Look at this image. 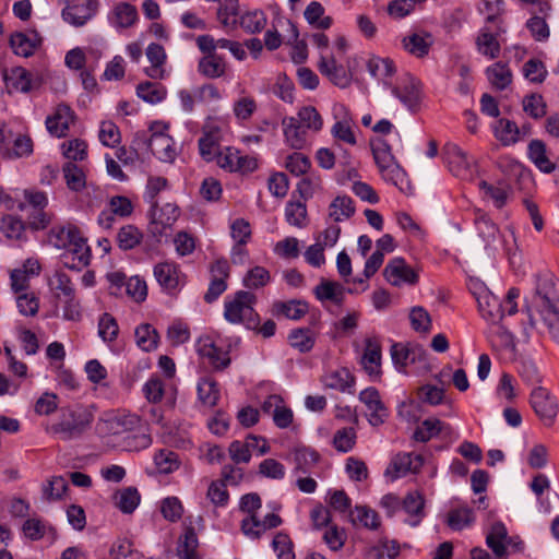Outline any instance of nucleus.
<instances>
[{"label":"nucleus","instance_id":"f257e3e1","mask_svg":"<svg viewBox=\"0 0 559 559\" xmlns=\"http://www.w3.org/2000/svg\"><path fill=\"white\" fill-rule=\"evenodd\" d=\"M525 311L531 326H536L535 312L540 318L543 332L559 343V281L555 275L545 273L537 276L534 295Z\"/></svg>","mask_w":559,"mask_h":559},{"label":"nucleus","instance_id":"f03ea898","mask_svg":"<svg viewBox=\"0 0 559 559\" xmlns=\"http://www.w3.org/2000/svg\"><path fill=\"white\" fill-rule=\"evenodd\" d=\"M95 429L102 437L124 435L122 445L127 451H141L152 444L151 433L136 414L106 413L97 420Z\"/></svg>","mask_w":559,"mask_h":559},{"label":"nucleus","instance_id":"7ed1b4c3","mask_svg":"<svg viewBox=\"0 0 559 559\" xmlns=\"http://www.w3.org/2000/svg\"><path fill=\"white\" fill-rule=\"evenodd\" d=\"M92 423L93 414L87 407L70 406L60 411L58 421L48 428V432L68 441L82 436Z\"/></svg>","mask_w":559,"mask_h":559},{"label":"nucleus","instance_id":"20e7f679","mask_svg":"<svg viewBox=\"0 0 559 559\" xmlns=\"http://www.w3.org/2000/svg\"><path fill=\"white\" fill-rule=\"evenodd\" d=\"M257 297L246 290L227 296L224 301V318L231 324H242L247 329L259 325V314L254 310Z\"/></svg>","mask_w":559,"mask_h":559},{"label":"nucleus","instance_id":"39448f33","mask_svg":"<svg viewBox=\"0 0 559 559\" xmlns=\"http://www.w3.org/2000/svg\"><path fill=\"white\" fill-rule=\"evenodd\" d=\"M98 9L99 0H73L62 9L61 17L74 27H83L95 17Z\"/></svg>","mask_w":559,"mask_h":559},{"label":"nucleus","instance_id":"423d86ee","mask_svg":"<svg viewBox=\"0 0 559 559\" xmlns=\"http://www.w3.org/2000/svg\"><path fill=\"white\" fill-rule=\"evenodd\" d=\"M214 159L221 168L230 173L248 174L258 168L255 157L241 155L239 150L231 146L222 148Z\"/></svg>","mask_w":559,"mask_h":559},{"label":"nucleus","instance_id":"0eeeda50","mask_svg":"<svg viewBox=\"0 0 559 559\" xmlns=\"http://www.w3.org/2000/svg\"><path fill=\"white\" fill-rule=\"evenodd\" d=\"M8 87L21 92L29 93L37 90L44 83V73L38 70H27L22 67L11 69L10 73L4 75Z\"/></svg>","mask_w":559,"mask_h":559},{"label":"nucleus","instance_id":"6e6552de","mask_svg":"<svg viewBox=\"0 0 559 559\" xmlns=\"http://www.w3.org/2000/svg\"><path fill=\"white\" fill-rule=\"evenodd\" d=\"M424 464V457L416 453H399L384 471V476L391 481L396 480L407 474H417Z\"/></svg>","mask_w":559,"mask_h":559},{"label":"nucleus","instance_id":"1a4fd4ad","mask_svg":"<svg viewBox=\"0 0 559 559\" xmlns=\"http://www.w3.org/2000/svg\"><path fill=\"white\" fill-rule=\"evenodd\" d=\"M530 404L538 418L550 426L558 413L556 399L543 386H536L531 392Z\"/></svg>","mask_w":559,"mask_h":559},{"label":"nucleus","instance_id":"9d476101","mask_svg":"<svg viewBox=\"0 0 559 559\" xmlns=\"http://www.w3.org/2000/svg\"><path fill=\"white\" fill-rule=\"evenodd\" d=\"M334 124L331 128L332 136L340 142L348 145H356L357 140L354 132L353 117L344 105L337 104L333 107Z\"/></svg>","mask_w":559,"mask_h":559},{"label":"nucleus","instance_id":"9b49d317","mask_svg":"<svg viewBox=\"0 0 559 559\" xmlns=\"http://www.w3.org/2000/svg\"><path fill=\"white\" fill-rule=\"evenodd\" d=\"M153 274L159 286L168 293L180 289L186 283L185 274L175 262L157 263L153 269Z\"/></svg>","mask_w":559,"mask_h":559},{"label":"nucleus","instance_id":"f8f14e48","mask_svg":"<svg viewBox=\"0 0 559 559\" xmlns=\"http://www.w3.org/2000/svg\"><path fill=\"white\" fill-rule=\"evenodd\" d=\"M382 362L381 344L378 337L369 336L365 340V346L359 364L364 371L372 379L380 378Z\"/></svg>","mask_w":559,"mask_h":559},{"label":"nucleus","instance_id":"ddd939ff","mask_svg":"<svg viewBox=\"0 0 559 559\" xmlns=\"http://www.w3.org/2000/svg\"><path fill=\"white\" fill-rule=\"evenodd\" d=\"M148 146L152 153L164 163H171L177 156V148L173 138L162 130L159 124L152 128Z\"/></svg>","mask_w":559,"mask_h":559},{"label":"nucleus","instance_id":"4468645a","mask_svg":"<svg viewBox=\"0 0 559 559\" xmlns=\"http://www.w3.org/2000/svg\"><path fill=\"white\" fill-rule=\"evenodd\" d=\"M282 519L275 513H267L262 519L258 515L245 516L240 523L243 535L251 539L260 538L266 531L281 525Z\"/></svg>","mask_w":559,"mask_h":559},{"label":"nucleus","instance_id":"2eb2a0df","mask_svg":"<svg viewBox=\"0 0 559 559\" xmlns=\"http://www.w3.org/2000/svg\"><path fill=\"white\" fill-rule=\"evenodd\" d=\"M212 280L204 300L209 304L216 300L226 289V280L229 277V264L226 259H217L210 267Z\"/></svg>","mask_w":559,"mask_h":559},{"label":"nucleus","instance_id":"dca6fc26","mask_svg":"<svg viewBox=\"0 0 559 559\" xmlns=\"http://www.w3.org/2000/svg\"><path fill=\"white\" fill-rule=\"evenodd\" d=\"M107 21L111 27L121 32L132 27L139 21L136 8L129 2H117L107 14Z\"/></svg>","mask_w":559,"mask_h":559},{"label":"nucleus","instance_id":"f3484780","mask_svg":"<svg viewBox=\"0 0 559 559\" xmlns=\"http://www.w3.org/2000/svg\"><path fill=\"white\" fill-rule=\"evenodd\" d=\"M180 215L179 207L174 203H166L158 206L151 205V230L153 234L162 235L166 228L171 227Z\"/></svg>","mask_w":559,"mask_h":559},{"label":"nucleus","instance_id":"a211bd4d","mask_svg":"<svg viewBox=\"0 0 559 559\" xmlns=\"http://www.w3.org/2000/svg\"><path fill=\"white\" fill-rule=\"evenodd\" d=\"M383 275L393 286L417 283V273L402 258L392 259L384 267Z\"/></svg>","mask_w":559,"mask_h":559},{"label":"nucleus","instance_id":"6ab92c4d","mask_svg":"<svg viewBox=\"0 0 559 559\" xmlns=\"http://www.w3.org/2000/svg\"><path fill=\"white\" fill-rule=\"evenodd\" d=\"M359 401L368 409V421L377 427L384 423L388 417V409L381 401L380 394L376 388H367L359 393Z\"/></svg>","mask_w":559,"mask_h":559},{"label":"nucleus","instance_id":"aec40b11","mask_svg":"<svg viewBox=\"0 0 559 559\" xmlns=\"http://www.w3.org/2000/svg\"><path fill=\"white\" fill-rule=\"evenodd\" d=\"M262 441V445L259 448V454L263 455L270 451V447L265 438L250 435L247 437L246 442L238 440L233 441L228 447V453L234 463H249L251 460L250 449L255 447V443Z\"/></svg>","mask_w":559,"mask_h":559},{"label":"nucleus","instance_id":"412c9836","mask_svg":"<svg viewBox=\"0 0 559 559\" xmlns=\"http://www.w3.org/2000/svg\"><path fill=\"white\" fill-rule=\"evenodd\" d=\"M197 352L202 358L207 359L209 364L216 370H223L230 364L228 352L217 347L209 336L199 338Z\"/></svg>","mask_w":559,"mask_h":559},{"label":"nucleus","instance_id":"4be33fe9","mask_svg":"<svg viewBox=\"0 0 559 559\" xmlns=\"http://www.w3.org/2000/svg\"><path fill=\"white\" fill-rule=\"evenodd\" d=\"M74 122L72 109L66 105H58L53 112L46 118V128L48 132L57 138L66 136L70 126Z\"/></svg>","mask_w":559,"mask_h":559},{"label":"nucleus","instance_id":"5701e85b","mask_svg":"<svg viewBox=\"0 0 559 559\" xmlns=\"http://www.w3.org/2000/svg\"><path fill=\"white\" fill-rule=\"evenodd\" d=\"M392 94L399 98L405 107L414 109L420 102V84L415 78L407 74L396 86L392 87Z\"/></svg>","mask_w":559,"mask_h":559},{"label":"nucleus","instance_id":"b1692460","mask_svg":"<svg viewBox=\"0 0 559 559\" xmlns=\"http://www.w3.org/2000/svg\"><path fill=\"white\" fill-rule=\"evenodd\" d=\"M321 381L325 389L349 394L354 392L355 377L346 367H340L326 371L322 376Z\"/></svg>","mask_w":559,"mask_h":559},{"label":"nucleus","instance_id":"393cba45","mask_svg":"<svg viewBox=\"0 0 559 559\" xmlns=\"http://www.w3.org/2000/svg\"><path fill=\"white\" fill-rule=\"evenodd\" d=\"M91 260V250L86 240L78 238V241L64 250L61 255V263L70 270H82L87 266Z\"/></svg>","mask_w":559,"mask_h":559},{"label":"nucleus","instance_id":"a878e982","mask_svg":"<svg viewBox=\"0 0 559 559\" xmlns=\"http://www.w3.org/2000/svg\"><path fill=\"white\" fill-rule=\"evenodd\" d=\"M318 69L333 84L342 88L348 86L350 78L342 64H338L333 55L321 53Z\"/></svg>","mask_w":559,"mask_h":559},{"label":"nucleus","instance_id":"bb28decb","mask_svg":"<svg viewBox=\"0 0 559 559\" xmlns=\"http://www.w3.org/2000/svg\"><path fill=\"white\" fill-rule=\"evenodd\" d=\"M425 356V350L420 346H413L403 343H394L391 347V357L399 371H405V368Z\"/></svg>","mask_w":559,"mask_h":559},{"label":"nucleus","instance_id":"cd10ccee","mask_svg":"<svg viewBox=\"0 0 559 559\" xmlns=\"http://www.w3.org/2000/svg\"><path fill=\"white\" fill-rule=\"evenodd\" d=\"M41 45V37L36 32L15 33L11 35L10 46L20 57H31Z\"/></svg>","mask_w":559,"mask_h":559},{"label":"nucleus","instance_id":"c85d7f7f","mask_svg":"<svg viewBox=\"0 0 559 559\" xmlns=\"http://www.w3.org/2000/svg\"><path fill=\"white\" fill-rule=\"evenodd\" d=\"M439 435L452 437L454 430L450 425L437 418H427L415 430L414 439L420 442H427Z\"/></svg>","mask_w":559,"mask_h":559},{"label":"nucleus","instance_id":"c756f323","mask_svg":"<svg viewBox=\"0 0 559 559\" xmlns=\"http://www.w3.org/2000/svg\"><path fill=\"white\" fill-rule=\"evenodd\" d=\"M447 160L450 170L461 178L471 176L472 165L474 159L468 157L467 154L457 145H450L447 148Z\"/></svg>","mask_w":559,"mask_h":559},{"label":"nucleus","instance_id":"7c9ffc66","mask_svg":"<svg viewBox=\"0 0 559 559\" xmlns=\"http://www.w3.org/2000/svg\"><path fill=\"white\" fill-rule=\"evenodd\" d=\"M498 33L499 32H497V29L493 32L490 26L485 25L479 29L476 37V48L478 53L489 60L498 58L501 51L500 44L497 39Z\"/></svg>","mask_w":559,"mask_h":559},{"label":"nucleus","instance_id":"2f4dec72","mask_svg":"<svg viewBox=\"0 0 559 559\" xmlns=\"http://www.w3.org/2000/svg\"><path fill=\"white\" fill-rule=\"evenodd\" d=\"M285 142L295 150H301L307 145L308 131L295 119V117H285L282 120Z\"/></svg>","mask_w":559,"mask_h":559},{"label":"nucleus","instance_id":"473e14b6","mask_svg":"<svg viewBox=\"0 0 559 559\" xmlns=\"http://www.w3.org/2000/svg\"><path fill=\"white\" fill-rule=\"evenodd\" d=\"M221 130L217 126L207 124L203 130V135L199 140V150L201 156L207 160H214L219 148Z\"/></svg>","mask_w":559,"mask_h":559},{"label":"nucleus","instance_id":"72a5a7b5","mask_svg":"<svg viewBox=\"0 0 559 559\" xmlns=\"http://www.w3.org/2000/svg\"><path fill=\"white\" fill-rule=\"evenodd\" d=\"M476 300L485 320L491 323H498L502 320L500 299L497 296L484 288L476 296Z\"/></svg>","mask_w":559,"mask_h":559},{"label":"nucleus","instance_id":"f704fd0d","mask_svg":"<svg viewBox=\"0 0 559 559\" xmlns=\"http://www.w3.org/2000/svg\"><path fill=\"white\" fill-rule=\"evenodd\" d=\"M78 238H82L79 228L74 225H58L50 229L48 240L58 249H68L73 246Z\"/></svg>","mask_w":559,"mask_h":559},{"label":"nucleus","instance_id":"c9c22d12","mask_svg":"<svg viewBox=\"0 0 559 559\" xmlns=\"http://www.w3.org/2000/svg\"><path fill=\"white\" fill-rule=\"evenodd\" d=\"M486 544L497 557L501 558L506 555L508 545H511V537L508 536L507 527L502 522L491 525L486 536Z\"/></svg>","mask_w":559,"mask_h":559},{"label":"nucleus","instance_id":"e433bc0d","mask_svg":"<svg viewBox=\"0 0 559 559\" xmlns=\"http://www.w3.org/2000/svg\"><path fill=\"white\" fill-rule=\"evenodd\" d=\"M527 155L530 160L545 174H550L556 169L555 163H552L547 155L546 144L542 140H532L527 146Z\"/></svg>","mask_w":559,"mask_h":559},{"label":"nucleus","instance_id":"4c0bfd02","mask_svg":"<svg viewBox=\"0 0 559 559\" xmlns=\"http://www.w3.org/2000/svg\"><path fill=\"white\" fill-rule=\"evenodd\" d=\"M403 510L409 515L407 523L417 526L425 518V499L419 491H411L403 499Z\"/></svg>","mask_w":559,"mask_h":559},{"label":"nucleus","instance_id":"58836bf2","mask_svg":"<svg viewBox=\"0 0 559 559\" xmlns=\"http://www.w3.org/2000/svg\"><path fill=\"white\" fill-rule=\"evenodd\" d=\"M345 287L337 282L322 280L314 288L316 297L321 301H331L341 305L345 298Z\"/></svg>","mask_w":559,"mask_h":559},{"label":"nucleus","instance_id":"ea45409f","mask_svg":"<svg viewBox=\"0 0 559 559\" xmlns=\"http://www.w3.org/2000/svg\"><path fill=\"white\" fill-rule=\"evenodd\" d=\"M26 201L37 211V214L34 216L33 221L29 222L32 228L34 229H44L49 224V216L41 212V210L47 205L48 200L44 192H25Z\"/></svg>","mask_w":559,"mask_h":559},{"label":"nucleus","instance_id":"a19ab883","mask_svg":"<svg viewBox=\"0 0 559 559\" xmlns=\"http://www.w3.org/2000/svg\"><path fill=\"white\" fill-rule=\"evenodd\" d=\"M146 57L151 66L145 68V73L155 80L163 79L165 76L163 64L166 60L164 48L158 44L152 43L146 48Z\"/></svg>","mask_w":559,"mask_h":559},{"label":"nucleus","instance_id":"79ce46f5","mask_svg":"<svg viewBox=\"0 0 559 559\" xmlns=\"http://www.w3.org/2000/svg\"><path fill=\"white\" fill-rule=\"evenodd\" d=\"M497 140L504 146L513 145L521 139V130L515 122L509 119H499L493 124Z\"/></svg>","mask_w":559,"mask_h":559},{"label":"nucleus","instance_id":"37998d69","mask_svg":"<svg viewBox=\"0 0 559 559\" xmlns=\"http://www.w3.org/2000/svg\"><path fill=\"white\" fill-rule=\"evenodd\" d=\"M198 71L205 78L217 79L225 74L226 62L217 55L203 56L198 63Z\"/></svg>","mask_w":559,"mask_h":559},{"label":"nucleus","instance_id":"c03bdc74","mask_svg":"<svg viewBox=\"0 0 559 559\" xmlns=\"http://www.w3.org/2000/svg\"><path fill=\"white\" fill-rule=\"evenodd\" d=\"M489 83L497 90L503 91L512 83V72L507 63L496 62L486 69Z\"/></svg>","mask_w":559,"mask_h":559},{"label":"nucleus","instance_id":"a18cd8bd","mask_svg":"<svg viewBox=\"0 0 559 559\" xmlns=\"http://www.w3.org/2000/svg\"><path fill=\"white\" fill-rule=\"evenodd\" d=\"M478 11L485 16L487 24H493L497 32H502L501 15L504 12L503 0H481L478 5Z\"/></svg>","mask_w":559,"mask_h":559},{"label":"nucleus","instance_id":"49530a36","mask_svg":"<svg viewBox=\"0 0 559 559\" xmlns=\"http://www.w3.org/2000/svg\"><path fill=\"white\" fill-rule=\"evenodd\" d=\"M267 17L263 10L246 11L239 17L238 24L248 34H259L266 26Z\"/></svg>","mask_w":559,"mask_h":559},{"label":"nucleus","instance_id":"de8ad7c7","mask_svg":"<svg viewBox=\"0 0 559 559\" xmlns=\"http://www.w3.org/2000/svg\"><path fill=\"white\" fill-rule=\"evenodd\" d=\"M141 501V496L136 488L127 487L116 491L114 495V502L116 508H118L124 514H131L139 507Z\"/></svg>","mask_w":559,"mask_h":559},{"label":"nucleus","instance_id":"09e8293b","mask_svg":"<svg viewBox=\"0 0 559 559\" xmlns=\"http://www.w3.org/2000/svg\"><path fill=\"white\" fill-rule=\"evenodd\" d=\"M355 213L354 202L350 197L337 195L329 206V217L334 223L344 222Z\"/></svg>","mask_w":559,"mask_h":559},{"label":"nucleus","instance_id":"8fccbe9b","mask_svg":"<svg viewBox=\"0 0 559 559\" xmlns=\"http://www.w3.org/2000/svg\"><path fill=\"white\" fill-rule=\"evenodd\" d=\"M197 390L199 402L205 407H214L221 397L217 382L210 378L201 379Z\"/></svg>","mask_w":559,"mask_h":559},{"label":"nucleus","instance_id":"3c124183","mask_svg":"<svg viewBox=\"0 0 559 559\" xmlns=\"http://www.w3.org/2000/svg\"><path fill=\"white\" fill-rule=\"evenodd\" d=\"M295 475L307 474L319 461V454L308 448H296L294 450Z\"/></svg>","mask_w":559,"mask_h":559},{"label":"nucleus","instance_id":"603ef678","mask_svg":"<svg viewBox=\"0 0 559 559\" xmlns=\"http://www.w3.org/2000/svg\"><path fill=\"white\" fill-rule=\"evenodd\" d=\"M48 284L51 292L59 300L71 298L75 295L70 277L62 271H56L49 278Z\"/></svg>","mask_w":559,"mask_h":559},{"label":"nucleus","instance_id":"864d4df0","mask_svg":"<svg viewBox=\"0 0 559 559\" xmlns=\"http://www.w3.org/2000/svg\"><path fill=\"white\" fill-rule=\"evenodd\" d=\"M257 110V100L250 95H242L233 104V114L240 124L249 121Z\"/></svg>","mask_w":559,"mask_h":559},{"label":"nucleus","instance_id":"5fc2aeb1","mask_svg":"<svg viewBox=\"0 0 559 559\" xmlns=\"http://www.w3.org/2000/svg\"><path fill=\"white\" fill-rule=\"evenodd\" d=\"M285 218L289 225L305 228L309 223L306 203L302 201H289L285 206Z\"/></svg>","mask_w":559,"mask_h":559},{"label":"nucleus","instance_id":"6e6d98bb","mask_svg":"<svg viewBox=\"0 0 559 559\" xmlns=\"http://www.w3.org/2000/svg\"><path fill=\"white\" fill-rule=\"evenodd\" d=\"M295 119L306 129L311 132H319L323 128V119L319 111L313 106L301 107Z\"/></svg>","mask_w":559,"mask_h":559},{"label":"nucleus","instance_id":"4d7b16f0","mask_svg":"<svg viewBox=\"0 0 559 559\" xmlns=\"http://www.w3.org/2000/svg\"><path fill=\"white\" fill-rule=\"evenodd\" d=\"M304 16L310 25L320 29H328L332 25V19L324 16V8L318 1H311L307 5Z\"/></svg>","mask_w":559,"mask_h":559},{"label":"nucleus","instance_id":"13d9d810","mask_svg":"<svg viewBox=\"0 0 559 559\" xmlns=\"http://www.w3.org/2000/svg\"><path fill=\"white\" fill-rule=\"evenodd\" d=\"M136 345L144 352L154 350L158 344V333L148 323L139 325L134 332Z\"/></svg>","mask_w":559,"mask_h":559},{"label":"nucleus","instance_id":"bf43d9fd","mask_svg":"<svg viewBox=\"0 0 559 559\" xmlns=\"http://www.w3.org/2000/svg\"><path fill=\"white\" fill-rule=\"evenodd\" d=\"M199 539L194 528L187 526L185 533L179 537L176 554L177 557L195 556L198 554Z\"/></svg>","mask_w":559,"mask_h":559},{"label":"nucleus","instance_id":"052dcab7","mask_svg":"<svg viewBox=\"0 0 559 559\" xmlns=\"http://www.w3.org/2000/svg\"><path fill=\"white\" fill-rule=\"evenodd\" d=\"M142 238L143 234L136 226L126 225L117 234V243L122 250H131L141 243Z\"/></svg>","mask_w":559,"mask_h":559},{"label":"nucleus","instance_id":"680f3d73","mask_svg":"<svg viewBox=\"0 0 559 559\" xmlns=\"http://www.w3.org/2000/svg\"><path fill=\"white\" fill-rule=\"evenodd\" d=\"M367 69L373 78L382 81L390 79L395 71L392 60L380 57L370 58L367 63Z\"/></svg>","mask_w":559,"mask_h":559},{"label":"nucleus","instance_id":"e2e57ef3","mask_svg":"<svg viewBox=\"0 0 559 559\" xmlns=\"http://www.w3.org/2000/svg\"><path fill=\"white\" fill-rule=\"evenodd\" d=\"M475 226L478 235L486 243H490L496 239L498 227L491 222L489 216L481 210L475 212Z\"/></svg>","mask_w":559,"mask_h":559},{"label":"nucleus","instance_id":"0e129e2a","mask_svg":"<svg viewBox=\"0 0 559 559\" xmlns=\"http://www.w3.org/2000/svg\"><path fill=\"white\" fill-rule=\"evenodd\" d=\"M166 88L159 83L144 82L136 87V95L144 102L157 104L166 97Z\"/></svg>","mask_w":559,"mask_h":559},{"label":"nucleus","instance_id":"69168bd1","mask_svg":"<svg viewBox=\"0 0 559 559\" xmlns=\"http://www.w3.org/2000/svg\"><path fill=\"white\" fill-rule=\"evenodd\" d=\"M474 522L473 511L467 507H461L449 511L447 516L448 525L454 531L468 527Z\"/></svg>","mask_w":559,"mask_h":559},{"label":"nucleus","instance_id":"338daca9","mask_svg":"<svg viewBox=\"0 0 559 559\" xmlns=\"http://www.w3.org/2000/svg\"><path fill=\"white\" fill-rule=\"evenodd\" d=\"M288 341L292 347L298 349L300 353L310 352L314 345V335L309 329H296L288 335Z\"/></svg>","mask_w":559,"mask_h":559},{"label":"nucleus","instance_id":"774afa93","mask_svg":"<svg viewBox=\"0 0 559 559\" xmlns=\"http://www.w3.org/2000/svg\"><path fill=\"white\" fill-rule=\"evenodd\" d=\"M156 468L162 474H170L180 466L179 456L170 450H160L154 455Z\"/></svg>","mask_w":559,"mask_h":559}]
</instances>
